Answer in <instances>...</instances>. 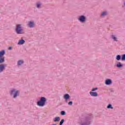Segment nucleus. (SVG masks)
Instances as JSON below:
<instances>
[{"mask_svg":"<svg viewBox=\"0 0 125 125\" xmlns=\"http://www.w3.org/2000/svg\"><path fill=\"white\" fill-rule=\"evenodd\" d=\"M117 67H118V68H121V67H123V64H122L121 62H119L117 64Z\"/></svg>","mask_w":125,"mask_h":125,"instance_id":"nucleus-14","label":"nucleus"},{"mask_svg":"<svg viewBox=\"0 0 125 125\" xmlns=\"http://www.w3.org/2000/svg\"><path fill=\"white\" fill-rule=\"evenodd\" d=\"M122 60L123 61L125 60V54H124L122 56Z\"/></svg>","mask_w":125,"mask_h":125,"instance_id":"nucleus-22","label":"nucleus"},{"mask_svg":"<svg viewBox=\"0 0 125 125\" xmlns=\"http://www.w3.org/2000/svg\"><path fill=\"white\" fill-rule=\"evenodd\" d=\"M23 43H25V41L23 39H21L19 40L18 44H23Z\"/></svg>","mask_w":125,"mask_h":125,"instance_id":"nucleus-10","label":"nucleus"},{"mask_svg":"<svg viewBox=\"0 0 125 125\" xmlns=\"http://www.w3.org/2000/svg\"><path fill=\"white\" fill-rule=\"evenodd\" d=\"M68 105H73V102H69L68 103Z\"/></svg>","mask_w":125,"mask_h":125,"instance_id":"nucleus-25","label":"nucleus"},{"mask_svg":"<svg viewBox=\"0 0 125 125\" xmlns=\"http://www.w3.org/2000/svg\"><path fill=\"white\" fill-rule=\"evenodd\" d=\"M5 66H4V64H0V73H1L3 70H4Z\"/></svg>","mask_w":125,"mask_h":125,"instance_id":"nucleus-6","label":"nucleus"},{"mask_svg":"<svg viewBox=\"0 0 125 125\" xmlns=\"http://www.w3.org/2000/svg\"><path fill=\"white\" fill-rule=\"evenodd\" d=\"M90 94L91 96H94L95 97H96L98 95L97 92H90Z\"/></svg>","mask_w":125,"mask_h":125,"instance_id":"nucleus-8","label":"nucleus"},{"mask_svg":"<svg viewBox=\"0 0 125 125\" xmlns=\"http://www.w3.org/2000/svg\"><path fill=\"white\" fill-rule=\"evenodd\" d=\"M107 109H113V107H112V105L109 104L107 106Z\"/></svg>","mask_w":125,"mask_h":125,"instance_id":"nucleus-20","label":"nucleus"},{"mask_svg":"<svg viewBox=\"0 0 125 125\" xmlns=\"http://www.w3.org/2000/svg\"><path fill=\"white\" fill-rule=\"evenodd\" d=\"M4 62V57H0V63H3Z\"/></svg>","mask_w":125,"mask_h":125,"instance_id":"nucleus-13","label":"nucleus"},{"mask_svg":"<svg viewBox=\"0 0 125 125\" xmlns=\"http://www.w3.org/2000/svg\"><path fill=\"white\" fill-rule=\"evenodd\" d=\"M61 114L62 116H64V115H66V112H65V111H62L61 112Z\"/></svg>","mask_w":125,"mask_h":125,"instance_id":"nucleus-21","label":"nucleus"},{"mask_svg":"<svg viewBox=\"0 0 125 125\" xmlns=\"http://www.w3.org/2000/svg\"><path fill=\"white\" fill-rule=\"evenodd\" d=\"M116 59L119 61V60H121V56L120 55H118L116 57Z\"/></svg>","mask_w":125,"mask_h":125,"instance_id":"nucleus-19","label":"nucleus"},{"mask_svg":"<svg viewBox=\"0 0 125 125\" xmlns=\"http://www.w3.org/2000/svg\"><path fill=\"white\" fill-rule=\"evenodd\" d=\"M9 50H11V49H12V47H9Z\"/></svg>","mask_w":125,"mask_h":125,"instance_id":"nucleus-26","label":"nucleus"},{"mask_svg":"<svg viewBox=\"0 0 125 125\" xmlns=\"http://www.w3.org/2000/svg\"><path fill=\"white\" fill-rule=\"evenodd\" d=\"M107 13L106 12H103L102 13V16H106Z\"/></svg>","mask_w":125,"mask_h":125,"instance_id":"nucleus-17","label":"nucleus"},{"mask_svg":"<svg viewBox=\"0 0 125 125\" xmlns=\"http://www.w3.org/2000/svg\"><path fill=\"white\" fill-rule=\"evenodd\" d=\"M98 88H94L92 89L91 91H95V90H97Z\"/></svg>","mask_w":125,"mask_h":125,"instance_id":"nucleus-24","label":"nucleus"},{"mask_svg":"<svg viewBox=\"0 0 125 125\" xmlns=\"http://www.w3.org/2000/svg\"><path fill=\"white\" fill-rule=\"evenodd\" d=\"M45 102H46V99L43 97H42L40 100L37 102V105L40 107H43L45 105Z\"/></svg>","mask_w":125,"mask_h":125,"instance_id":"nucleus-1","label":"nucleus"},{"mask_svg":"<svg viewBox=\"0 0 125 125\" xmlns=\"http://www.w3.org/2000/svg\"><path fill=\"white\" fill-rule=\"evenodd\" d=\"M53 121L55 122V123H57V122H59V121H60V117H57L55 118H54L53 119Z\"/></svg>","mask_w":125,"mask_h":125,"instance_id":"nucleus-9","label":"nucleus"},{"mask_svg":"<svg viewBox=\"0 0 125 125\" xmlns=\"http://www.w3.org/2000/svg\"><path fill=\"white\" fill-rule=\"evenodd\" d=\"M41 6L42 4H41L40 3H37V7H38V8H40V7H41Z\"/></svg>","mask_w":125,"mask_h":125,"instance_id":"nucleus-18","label":"nucleus"},{"mask_svg":"<svg viewBox=\"0 0 125 125\" xmlns=\"http://www.w3.org/2000/svg\"><path fill=\"white\" fill-rule=\"evenodd\" d=\"M111 38L112 39H113V40H114V41H115V42H117V38L114 35H112Z\"/></svg>","mask_w":125,"mask_h":125,"instance_id":"nucleus-15","label":"nucleus"},{"mask_svg":"<svg viewBox=\"0 0 125 125\" xmlns=\"http://www.w3.org/2000/svg\"><path fill=\"white\" fill-rule=\"evenodd\" d=\"M4 54H5V51L4 50L0 51V57H2Z\"/></svg>","mask_w":125,"mask_h":125,"instance_id":"nucleus-11","label":"nucleus"},{"mask_svg":"<svg viewBox=\"0 0 125 125\" xmlns=\"http://www.w3.org/2000/svg\"><path fill=\"white\" fill-rule=\"evenodd\" d=\"M69 98H70V95H69V94H66L65 95H64V99L65 100H67L69 99Z\"/></svg>","mask_w":125,"mask_h":125,"instance_id":"nucleus-12","label":"nucleus"},{"mask_svg":"<svg viewBox=\"0 0 125 125\" xmlns=\"http://www.w3.org/2000/svg\"><path fill=\"white\" fill-rule=\"evenodd\" d=\"M22 63H23V61H19L18 62V65H22Z\"/></svg>","mask_w":125,"mask_h":125,"instance_id":"nucleus-16","label":"nucleus"},{"mask_svg":"<svg viewBox=\"0 0 125 125\" xmlns=\"http://www.w3.org/2000/svg\"><path fill=\"white\" fill-rule=\"evenodd\" d=\"M28 26L29 28H33L35 26V23H34V21H29Z\"/></svg>","mask_w":125,"mask_h":125,"instance_id":"nucleus-5","label":"nucleus"},{"mask_svg":"<svg viewBox=\"0 0 125 125\" xmlns=\"http://www.w3.org/2000/svg\"><path fill=\"white\" fill-rule=\"evenodd\" d=\"M16 31L18 34H24L23 29L21 27V24L17 25V28L16 29Z\"/></svg>","mask_w":125,"mask_h":125,"instance_id":"nucleus-3","label":"nucleus"},{"mask_svg":"<svg viewBox=\"0 0 125 125\" xmlns=\"http://www.w3.org/2000/svg\"><path fill=\"white\" fill-rule=\"evenodd\" d=\"M79 21H80V22H85V17L83 16H81L79 17Z\"/></svg>","mask_w":125,"mask_h":125,"instance_id":"nucleus-4","label":"nucleus"},{"mask_svg":"<svg viewBox=\"0 0 125 125\" xmlns=\"http://www.w3.org/2000/svg\"><path fill=\"white\" fill-rule=\"evenodd\" d=\"M64 122H65V121L64 120V119H62V120H61V121L60 122V125H63V123H64Z\"/></svg>","mask_w":125,"mask_h":125,"instance_id":"nucleus-23","label":"nucleus"},{"mask_svg":"<svg viewBox=\"0 0 125 125\" xmlns=\"http://www.w3.org/2000/svg\"><path fill=\"white\" fill-rule=\"evenodd\" d=\"M11 95H13V98H16L17 96H18L19 94V91L15 89H13L11 91L10 93Z\"/></svg>","mask_w":125,"mask_h":125,"instance_id":"nucleus-2","label":"nucleus"},{"mask_svg":"<svg viewBox=\"0 0 125 125\" xmlns=\"http://www.w3.org/2000/svg\"><path fill=\"white\" fill-rule=\"evenodd\" d=\"M112 83V81L110 79H107L105 81V84L107 85H109V84H111Z\"/></svg>","mask_w":125,"mask_h":125,"instance_id":"nucleus-7","label":"nucleus"}]
</instances>
